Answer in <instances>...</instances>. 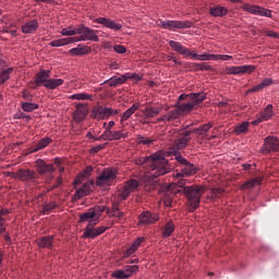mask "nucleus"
<instances>
[{"label":"nucleus","instance_id":"obj_22","mask_svg":"<svg viewBox=\"0 0 279 279\" xmlns=\"http://www.w3.org/2000/svg\"><path fill=\"white\" fill-rule=\"evenodd\" d=\"M51 76V71L49 70H41L35 76V84L36 86H46L49 77Z\"/></svg>","mask_w":279,"mask_h":279},{"label":"nucleus","instance_id":"obj_4","mask_svg":"<svg viewBox=\"0 0 279 279\" xmlns=\"http://www.w3.org/2000/svg\"><path fill=\"white\" fill-rule=\"evenodd\" d=\"M114 180H117V169L105 168L96 179V186H112Z\"/></svg>","mask_w":279,"mask_h":279},{"label":"nucleus","instance_id":"obj_18","mask_svg":"<svg viewBox=\"0 0 279 279\" xmlns=\"http://www.w3.org/2000/svg\"><path fill=\"white\" fill-rule=\"evenodd\" d=\"M158 219L157 214L150 211H143L138 217V221L142 226H151V223H156Z\"/></svg>","mask_w":279,"mask_h":279},{"label":"nucleus","instance_id":"obj_20","mask_svg":"<svg viewBox=\"0 0 279 279\" xmlns=\"http://www.w3.org/2000/svg\"><path fill=\"white\" fill-rule=\"evenodd\" d=\"M191 141V131H185L179 135V138L175 140L174 145L177 149H184L189 142Z\"/></svg>","mask_w":279,"mask_h":279},{"label":"nucleus","instance_id":"obj_32","mask_svg":"<svg viewBox=\"0 0 279 279\" xmlns=\"http://www.w3.org/2000/svg\"><path fill=\"white\" fill-rule=\"evenodd\" d=\"M62 84H64V80L62 78H48L45 88H48V90H56V88L62 86Z\"/></svg>","mask_w":279,"mask_h":279},{"label":"nucleus","instance_id":"obj_54","mask_svg":"<svg viewBox=\"0 0 279 279\" xmlns=\"http://www.w3.org/2000/svg\"><path fill=\"white\" fill-rule=\"evenodd\" d=\"M211 195L214 199H216L217 197H221V195H223V189L221 187L211 189Z\"/></svg>","mask_w":279,"mask_h":279},{"label":"nucleus","instance_id":"obj_14","mask_svg":"<svg viewBox=\"0 0 279 279\" xmlns=\"http://www.w3.org/2000/svg\"><path fill=\"white\" fill-rule=\"evenodd\" d=\"M140 186L138 181L135 179H131L125 182L124 186L120 191V199L123 202L126 197H130L131 193H134Z\"/></svg>","mask_w":279,"mask_h":279},{"label":"nucleus","instance_id":"obj_60","mask_svg":"<svg viewBox=\"0 0 279 279\" xmlns=\"http://www.w3.org/2000/svg\"><path fill=\"white\" fill-rule=\"evenodd\" d=\"M140 143H142V145H151V143H154V140L149 137H141Z\"/></svg>","mask_w":279,"mask_h":279},{"label":"nucleus","instance_id":"obj_8","mask_svg":"<svg viewBox=\"0 0 279 279\" xmlns=\"http://www.w3.org/2000/svg\"><path fill=\"white\" fill-rule=\"evenodd\" d=\"M243 12H248L255 16H266L267 19H272L271 10L265 9L260 5L246 3L242 5Z\"/></svg>","mask_w":279,"mask_h":279},{"label":"nucleus","instance_id":"obj_48","mask_svg":"<svg viewBox=\"0 0 279 279\" xmlns=\"http://www.w3.org/2000/svg\"><path fill=\"white\" fill-rule=\"evenodd\" d=\"M92 210H93L96 219L99 221V218L101 217V213L106 211V206L99 205V206L92 208Z\"/></svg>","mask_w":279,"mask_h":279},{"label":"nucleus","instance_id":"obj_63","mask_svg":"<svg viewBox=\"0 0 279 279\" xmlns=\"http://www.w3.org/2000/svg\"><path fill=\"white\" fill-rule=\"evenodd\" d=\"M129 80H134L135 82H141L142 77L138 74H129Z\"/></svg>","mask_w":279,"mask_h":279},{"label":"nucleus","instance_id":"obj_16","mask_svg":"<svg viewBox=\"0 0 279 279\" xmlns=\"http://www.w3.org/2000/svg\"><path fill=\"white\" fill-rule=\"evenodd\" d=\"M86 117H88V107L84 104H77L76 109L73 112L74 121H76V123H82Z\"/></svg>","mask_w":279,"mask_h":279},{"label":"nucleus","instance_id":"obj_56","mask_svg":"<svg viewBox=\"0 0 279 279\" xmlns=\"http://www.w3.org/2000/svg\"><path fill=\"white\" fill-rule=\"evenodd\" d=\"M122 131H112L111 141H121Z\"/></svg>","mask_w":279,"mask_h":279},{"label":"nucleus","instance_id":"obj_45","mask_svg":"<svg viewBox=\"0 0 279 279\" xmlns=\"http://www.w3.org/2000/svg\"><path fill=\"white\" fill-rule=\"evenodd\" d=\"M95 141H112V130L106 129L101 136L95 138Z\"/></svg>","mask_w":279,"mask_h":279},{"label":"nucleus","instance_id":"obj_49","mask_svg":"<svg viewBox=\"0 0 279 279\" xmlns=\"http://www.w3.org/2000/svg\"><path fill=\"white\" fill-rule=\"evenodd\" d=\"M112 278H117V279H128L129 275L125 274L124 270L121 269H117L112 272Z\"/></svg>","mask_w":279,"mask_h":279},{"label":"nucleus","instance_id":"obj_40","mask_svg":"<svg viewBox=\"0 0 279 279\" xmlns=\"http://www.w3.org/2000/svg\"><path fill=\"white\" fill-rule=\"evenodd\" d=\"M175 186H180V189H183V193H184V189H186V180L185 179H181L178 184L175 183H171L169 190L173 191L174 193H180V190H178V187Z\"/></svg>","mask_w":279,"mask_h":279},{"label":"nucleus","instance_id":"obj_52","mask_svg":"<svg viewBox=\"0 0 279 279\" xmlns=\"http://www.w3.org/2000/svg\"><path fill=\"white\" fill-rule=\"evenodd\" d=\"M77 34V28H62L61 35L62 36H75Z\"/></svg>","mask_w":279,"mask_h":279},{"label":"nucleus","instance_id":"obj_62","mask_svg":"<svg viewBox=\"0 0 279 279\" xmlns=\"http://www.w3.org/2000/svg\"><path fill=\"white\" fill-rule=\"evenodd\" d=\"M266 36H269L270 38H279V34L274 31H267Z\"/></svg>","mask_w":279,"mask_h":279},{"label":"nucleus","instance_id":"obj_35","mask_svg":"<svg viewBox=\"0 0 279 279\" xmlns=\"http://www.w3.org/2000/svg\"><path fill=\"white\" fill-rule=\"evenodd\" d=\"M80 220L81 221H88V223H90V221H94V223H97V218L95 216V211H93V208L88 209V211L82 214L80 216Z\"/></svg>","mask_w":279,"mask_h":279},{"label":"nucleus","instance_id":"obj_53","mask_svg":"<svg viewBox=\"0 0 279 279\" xmlns=\"http://www.w3.org/2000/svg\"><path fill=\"white\" fill-rule=\"evenodd\" d=\"M151 163V156L149 157H141L136 160V165H146L149 167Z\"/></svg>","mask_w":279,"mask_h":279},{"label":"nucleus","instance_id":"obj_15","mask_svg":"<svg viewBox=\"0 0 279 279\" xmlns=\"http://www.w3.org/2000/svg\"><path fill=\"white\" fill-rule=\"evenodd\" d=\"M274 117V105H267L266 108L260 112L255 121L252 122L253 125H258L264 121H269Z\"/></svg>","mask_w":279,"mask_h":279},{"label":"nucleus","instance_id":"obj_41","mask_svg":"<svg viewBox=\"0 0 279 279\" xmlns=\"http://www.w3.org/2000/svg\"><path fill=\"white\" fill-rule=\"evenodd\" d=\"M211 128H213V123H207L199 126L198 129H194L193 132L198 136H203V134H206V132H208Z\"/></svg>","mask_w":279,"mask_h":279},{"label":"nucleus","instance_id":"obj_2","mask_svg":"<svg viewBox=\"0 0 279 279\" xmlns=\"http://www.w3.org/2000/svg\"><path fill=\"white\" fill-rule=\"evenodd\" d=\"M205 99L206 94L204 93L181 94L177 102V108H179L181 114H189V112H193L195 106H199Z\"/></svg>","mask_w":279,"mask_h":279},{"label":"nucleus","instance_id":"obj_37","mask_svg":"<svg viewBox=\"0 0 279 279\" xmlns=\"http://www.w3.org/2000/svg\"><path fill=\"white\" fill-rule=\"evenodd\" d=\"M56 208H58V204L56 202L44 203L41 205V211L44 215H49V213L56 210Z\"/></svg>","mask_w":279,"mask_h":279},{"label":"nucleus","instance_id":"obj_10","mask_svg":"<svg viewBox=\"0 0 279 279\" xmlns=\"http://www.w3.org/2000/svg\"><path fill=\"white\" fill-rule=\"evenodd\" d=\"M93 114L95 119L104 121V119H108V117H114V114H119V110L104 106H97L94 108Z\"/></svg>","mask_w":279,"mask_h":279},{"label":"nucleus","instance_id":"obj_55","mask_svg":"<svg viewBox=\"0 0 279 279\" xmlns=\"http://www.w3.org/2000/svg\"><path fill=\"white\" fill-rule=\"evenodd\" d=\"M93 173V167L88 166L86 169L83 170L81 173L82 178H89V175Z\"/></svg>","mask_w":279,"mask_h":279},{"label":"nucleus","instance_id":"obj_58","mask_svg":"<svg viewBox=\"0 0 279 279\" xmlns=\"http://www.w3.org/2000/svg\"><path fill=\"white\" fill-rule=\"evenodd\" d=\"M113 50L116 51V53H125V51H128V49L121 45H114Z\"/></svg>","mask_w":279,"mask_h":279},{"label":"nucleus","instance_id":"obj_25","mask_svg":"<svg viewBox=\"0 0 279 279\" xmlns=\"http://www.w3.org/2000/svg\"><path fill=\"white\" fill-rule=\"evenodd\" d=\"M272 84H274V80L265 78L258 85H255L254 87L250 88L246 92V95H250V93H258V90H263V88H267V86H271Z\"/></svg>","mask_w":279,"mask_h":279},{"label":"nucleus","instance_id":"obj_43","mask_svg":"<svg viewBox=\"0 0 279 279\" xmlns=\"http://www.w3.org/2000/svg\"><path fill=\"white\" fill-rule=\"evenodd\" d=\"M90 193V185L89 184H83L81 189L76 191V195L78 198H82Z\"/></svg>","mask_w":279,"mask_h":279},{"label":"nucleus","instance_id":"obj_42","mask_svg":"<svg viewBox=\"0 0 279 279\" xmlns=\"http://www.w3.org/2000/svg\"><path fill=\"white\" fill-rule=\"evenodd\" d=\"M14 71L13 68H9L0 72V86L1 84H5L7 80H10V73Z\"/></svg>","mask_w":279,"mask_h":279},{"label":"nucleus","instance_id":"obj_9","mask_svg":"<svg viewBox=\"0 0 279 279\" xmlns=\"http://www.w3.org/2000/svg\"><path fill=\"white\" fill-rule=\"evenodd\" d=\"M95 226H97V222L95 221H89L87 223L83 233V236L85 239H97V236H99L100 234H104V232L108 230V227L101 226V227L95 228Z\"/></svg>","mask_w":279,"mask_h":279},{"label":"nucleus","instance_id":"obj_61","mask_svg":"<svg viewBox=\"0 0 279 279\" xmlns=\"http://www.w3.org/2000/svg\"><path fill=\"white\" fill-rule=\"evenodd\" d=\"M201 71H213V66L208 65L207 63H199Z\"/></svg>","mask_w":279,"mask_h":279},{"label":"nucleus","instance_id":"obj_30","mask_svg":"<svg viewBox=\"0 0 279 279\" xmlns=\"http://www.w3.org/2000/svg\"><path fill=\"white\" fill-rule=\"evenodd\" d=\"M209 14L210 16H226L228 15V8L226 7H221V5H216V7H211L209 9Z\"/></svg>","mask_w":279,"mask_h":279},{"label":"nucleus","instance_id":"obj_29","mask_svg":"<svg viewBox=\"0 0 279 279\" xmlns=\"http://www.w3.org/2000/svg\"><path fill=\"white\" fill-rule=\"evenodd\" d=\"M37 244L39 247H46L47 250H51V247H53V235L43 236L38 239Z\"/></svg>","mask_w":279,"mask_h":279},{"label":"nucleus","instance_id":"obj_59","mask_svg":"<svg viewBox=\"0 0 279 279\" xmlns=\"http://www.w3.org/2000/svg\"><path fill=\"white\" fill-rule=\"evenodd\" d=\"M22 97L25 99V101H32V93L27 92V89H24L22 92Z\"/></svg>","mask_w":279,"mask_h":279},{"label":"nucleus","instance_id":"obj_39","mask_svg":"<svg viewBox=\"0 0 279 279\" xmlns=\"http://www.w3.org/2000/svg\"><path fill=\"white\" fill-rule=\"evenodd\" d=\"M192 58H194L195 60H201V61L215 60L216 54H208V53L197 54L195 51H193Z\"/></svg>","mask_w":279,"mask_h":279},{"label":"nucleus","instance_id":"obj_21","mask_svg":"<svg viewBox=\"0 0 279 279\" xmlns=\"http://www.w3.org/2000/svg\"><path fill=\"white\" fill-rule=\"evenodd\" d=\"M95 23H99L104 27H108V29H113L114 32H119L123 27L121 24H117L114 21L106 17H98L95 20Z\"/></svg>","mask_w":279,"mask_h":279},{"label":"nucleus","instance_id":"obj_44","mask_svg":"<svg viewBox=\"0 0 279 279\" xmlns=\"http://www.w3.org/2000/svg\"><path fill=\"white\" fill-rule=\"evenodd\" d=\"M22 110L24 112H34V110H38V105L34 102H22Z\"/></svg>","mask_w":279,"mask_h":279},{"label":"nucleus","instance_id":"obj_13","mask_svg":"<svg viewBox=\"0 0 279 279\" xmlns=\"http://www.w3.org/2000/svg\"><path fill=\"white\" fill-rule=\"evenodd\" d=\"M256 71V65H238V66H227V75H245V73H254Z\"/></svg>","mask_w":279,"mask_h":279},{"label":"nucleus","instance_id":"obj_12","mask_svg":"<svg viewBox=\"0 0 279 279\" xmlns=\"http://www.w3.org/2000/svg\"><path fill=\"white\" fill-rule=\"evenodd\" d=\"M161 107L156 106H147L144 109H141V116L143 117V120L141 123H149V119H154V117H158L161 112Z\"/></svg>","mask_w":279,"mask_h":279},{"label":"nucleus","instance_id":"obj_36","mask_svg":"<svg viewBox=\"0 0 279 279\" xmlns=\"http://www.w3.org/2000/svg\"><path fill=\"white\" fill-rule=\"evenodd\" d=\"M173 232H175V225L171 221L167 222L162 230V236H165V239H169Z\"/></svg>","mask_w":279,"mask_h":279},{"label":"nucleus","instance_id":"obj_23","mask_svg":"<svg viewBox=\"0 0 279 279\" xmlns=\"http://www.w3.org/2000/svg\"><path fill=\"white\" fill-rule=\"evenodd\" d=\"M38 20H31L22 25L23 34H34L38 31Z\"/></svg>","mask_w":279,"mask_h":279},{"label":"nucleus","instance_id":"obj_27","mask_svg":"<svg viewBox=\"0 0 279 279\" xmlns=\"http://www.w3.org/2000/svg\"><path fill=\"white\" fill-rule=\"evenodd\" d=\"M37 171L39 175H47V173H52L54 171L53 165H47L45 161L40 160L37 165Z\"/></svg>","mask_w":279,"mask_h":279},{"label":"nucleus","instance_id":"obj_28","mask_svg":"<svg viewBox=\"0 0 279 279\" xmlns=\"http://www.w3.org/2000/svg\"><path fill=\"white\" fill-rule=\"evenodd\" d=\"M53 143V140L51 137H44L41 138L32 149V154H35V151H40V149H45V147H49Z\"/></svg>","mask_w":279,"mask_h":279},{"label":"nucleus","instance_id":"obj_51","mask_svg":"<svg viewBox=\"0 0 279 279\" xmlns=\"http://www.w3.org/2000/svg\"><path fill=\"white\" fill-rule=\"evenodd\" d=\"M86 51H88V47H84V48H72L70 50V53H72V56H84V53H86Z\"/></svg>","mask_w":279,"mask_h":279},{"label":"nucleus","instance_id":"obj_1","mask_svg":"<svg viewBox=\"0 0 279 279\" xmlns=\"http://www.w3.org/2000/svg\"><path fill=\"white\" fill-rule=\"evenodd\" d=\"M173 168L169 163V160L160 153L150 155V166L148 167V178H160V175H167Z\"/></svg>","mask_w":279,"mask_h":279},{"label":"nucleus","instance_id":"obj_19","mask_svg":"<svg viewBox=\"0 0 279 279\" xmlns=\"http://www.w3.org/2000/svg\"><path fill=\"white\" fill-rule=\"evenodd\" d=\"M169 46L175 51L177 53H180V56H192L193 57V50L184 47L182 44L178 41L170 40Z\"/></svg>","mask_w":279,"mask_h":279},{"label":"nucleus","instance_id":"obj_31","mask_svg":"<svg viewBox=\"0 0 279 279\" xmlns=\"http://www.w3.org/2000/svg\"><path fill=\"white\" fill-rule=\"evenodd\" d=\"M143 241H145V238H138L136 241H134L132 243L131 247L124 252V258L132 256V254H134V252H136V250H138V247L141 246V243H143Z\"/></svg>","mask_w":279,"mask_h":279},{"label":"nucleus","instance_id":"obj_24","mask_svg":"<svg viewBox=\"0 0 279 279\" xmlns=\"http://www.w3.org/2000/svg\"><path fill=\"white\" fill-rule=\"evenodd\" d=\"M128 80H130V74H123L120 77L112 76L111 78L106 81V84H108L111 87H116L121 84H125V82H128Z\"/></svg>","mask_w":279,"mask_h":279},{"label":"nucleus","instance_id":"obj_47","mask_svg":"<svg viewBox=\"0 0 279 279\" xmlns=\"http://www.w3.org/2000/svg\"><path fill=\"white\" fill-rule=\"evenodd\" d=\"M70 99H76L78 101H86V100L90 99V95H88L86 93L73 94L72 96H70Z\"/></svg>","mask_w":279,"mask_h":279},{"label":"nucleus","instance_id":"obj_7","mask_svg":"<svg viewBox=\"0 0 279 279\" xmlns=\"http://www.w3.org/2000/svg\"><path fill=\"white\" fill-rule=\"evenodd\" d=\"M174 160L181 165V172L178 173L179 177L185 175L189 178V175H195V173H197V167L189 162L182 155L175 154Z\"/></svg>","mask_w":279,"mask_h":279},{"label":"nucleus","instance_id":"obj_64","mask_svg":"<svg viewBox=\"0 0 279 279\" xmlns=\"http://www.w3.org/2000/svg\"><path fill=\"white\" fill-rule=\"evenodd\" d=\"M119 206H120L119 202H114L111 207L112 213H119L120 210Z\"/></svg>","mask_w":279,"mask_h":279},{"label":"nucleus","instance_id":"obj_5","mask_svg":"<svg viewBox=\"0 0 279 279\" xmlns=\"http://www.w3.org/2000/svg\"><path fill=\"white\" fill-rule=\"evenodd\" d=\"M76 34H78V37H72L73 43H82L86 40H92L93 43H99V37L97 36V32L86 26L77 27Z\"/></svg>","mask_w":279,"mask_h":279},{"label":"nucleus","instance_id":"obj_46","mask_svg":"<svg viewBox=\"0 0 279 279\" xmlns=\"http://www.w3.org/2000/svg\"><path fill=\"white\" fill-rule=\"evenodd\" d=\"M167 114H168L169 121H173L174 119H179V117H182V113H181L179 107L169 111Z\"/></svg>","mask_w":279,"mask_h":279},{"label":"nucleus","instance_id":"obj_34","mask_svg":"<svg viewBox=\"0 0 279 279\" xmlns=\"http://www.w3.org/2000/svg\"><path fill=\"white\" fill-rule=\"evenodd\" d=\"M73 43H74L73 37H66V38H61V39H56L50 41V47H64Z\"/></svg>","mask_w":279,"mask_h":279},{"label":"nucleus","instance_id":"obj_38","mask_svg":"<svg viewBox=\"0 0 279 279\" xmlns=\"http://www.w3.org/2000/svg\"><path fill=\"white\" fill-rule=\"evenodd\" d=\"M250 130V122H242L241 124H238L234 129L235 134H247V131Z\"/></svg>","mask_w":279,"mask_h":279},{"label":"nucleus","instance_id":"obj_3","mask_svg":"<svg viewBox=\"0 0 279 279\" xmlns=\"http://www.w3.org/2000/svg\"><path fill=\"white\" fill-rule=\"evenodd\" d=\"M184 195L187 198V204L191 210H197L199 203L202 202V195L206 193L204 185H191L184 187Z\"/></svg>","mask_w":279,"mask_h":279},{"label":"nucleus","instance_id":"obj_57","mask_svg":"<svg viewBox=\"0 0 279 279\" xmlns=\"http://www.w3.org/2000/svg\"><path fill=\"white\" fill-rule=\"evenodd\" d=\"M215 60H222L223 62L228 60H232V56L230 54H216Z\"/></svg>","mask_w":279,"mask_h":279},{"label":"nucleus","instance_id":"obj_17","mask_svg":"<svg viewBox=\"0 0 279 279\" xmlns=\"http://www.w3.org/2000/svg\"><path fill=\"white\" fill-rule=\"evenodd\" d=\"M263 151H279V140L276 136H268L264 141Z\"/></svg>","mask_w":279,"mask_h":279},{"label":"nucleus","instance_id":"obj_6","mask_svg":"<svg viewBox=\"0 0 279 279\" xmlns=\"http://www.w3.org/2000/svg\"><path fill=\"white\" fill-rule=\"evenodd\" d=\"M157 26L161 29H169L170 32H175V29H189L193 27V23L190 21H157Z\"/></svg>","mask_w":279,"mask_h":279},{"label":"nucleus","instance_id":"obj_50","mask_svg":"<svg viewBox=\"0 0 279 279\" xmlns=\"http://www.w3.org/2000/svg\"><path fill=\"white\" fill-rule=\"evenodd\" d=\"M136 271H138V266H136V265H133V266H125V268H124V274H125L126 276H129V278H131V276H132L133 274H136Z\"/></svg>","mask_w":279,"mask_h":279},{"label":"nucleus","instance_id":"obj_26","mask_svg":"<svg viewBox=\"0 0 279 279\" xmlns=\"http://www.w3.org/2000/svg\"><path fill=\"white\" fill-rule=\"evenodd\" d=\"M260 182H263V178L262 177H257L255 179H251V180L244 182L241 185V190L242 191H250V190L254 189V186H258L260 184Z\"/></svg>","mask_w":279,"mask_h":279},{"label":"nucleus","instance_id":"obj_11","mask_svg":"<svg viewBox=\"0 0 279 279\" xmlns=\"http://www.w3.org/2000/svg\"><path fill=\"white\" fill-rule=\"evenodd\" d=\"M9 175L22 182H33V180H36V172L29 169H20L16 172H10Z\"/></svg>","mask_w":279,"mask_h":279},{"label":"nucleus","instance_id":"obj_33","mask_svg":"<svg viewBox=\"0 0 279 279\" xmlns=\"http://www.w3.org/2000/svg\"><path fill=\"white\" fill-rule=\"evenodd\" d=\"M138 108H141V104H133L126 111H124L121 118V123H123V121H128V119H130V117H132V114H134Z\"/></svg>","mask_w":279,"mask_h":279}]
</instances>
